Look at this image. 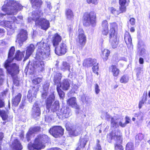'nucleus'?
Wrapping results in <instances>:
<instances>
[{
  "label": "nucleus",
  "instance_id": "20",
  "mask_svg": "<svg viewBox=\"0 0 150 150\" xmlns=\"http://www.w3.org/2000/svg\"><path fill=\"white\" fill-rule=\"evenodd\" d=\"M11 146L13 150H21L22 146L21 143L17 139H15L13 142Z\"/></svg>",
  "mask_w": 150,
  "mask_h": 150
},
{
  "label": "nucleus",
  "instance_id": "13",
  "mask_svg": "<svg viewBox=\"0 0 150 150\" xmlns=\"http://www.w3.org/2000/svg\"><path fill=\"white\" fill-rule=\"evenodd\" d=\"M0 25L3 27H6L9 28L8 30V33L12 34L14 32V30L16 27L12 21H3L0 22Z\"/></svg>",
  "mask_w": 150,
  "mask_h": 150
},
{
  "label": "nucleus",
  "instance_id": "59",
  "mask_svg": "<svg viewBox=\"0 0 150 150\" xmlns=\"http://www.w3.org/2000/svg\"><path fill=\"white\" fill-rule=\"evenodd\" d=\"M99 142V141L98 140V143L97 145L96 146V148L98 150H101V148L100 145L98 144Z\"/></svg>",
  "mask_w": 150,
  "mask_h": 150
},
{
  "label": "nucleus",
  "instance_id": "31",
  "mask_svg": "<svg viewBox=\"0 0 150 150\" xmlns=\"http://www.w3.org/2000/svg\"><path fill=\"white\" fill-rule=\"evenodd\" d=\"M62 78V74L60 73H55L54 74V82L56 85H58L60 83Z\"/></svg>",
  "mask_w": 150,
  "mask_h": 150
},
{
  "label": "nucleus",
  "instance_id": "42",
  "mask_svg": "<svg viewBox=\"0 0 150 150\" xmlns=\"http://www.w3.org/2000/svg\"><path fill=\"white\" fill-rule=\"evenodd\" d=\"M0 114L3 120H7L8 115L6 112L4 110L0 111Z\"/></svg>",
  "mask_w": 150,
  "mask_h": 150
},
{
  "label": "nucleus",
  "instance_id": "62",
  "mask_svg": "<svg viewBox=\"0 0 150 150\" xmlns=\"http://www.w3.org/2000/svg\"><path fill=\"white\" fill-rule=\"evenodd\" d=\"M119 125L121 127H125L126 126V124L125 123V122L124 123H122L121 122H119Z\"/></svg>",
  "mask_w": 150,
  "mask_h": 150
},
{
  "label": "nucleus",
  "instance_id": "48",
  "mask_svg": "<svg viewBox=\"0 0 150 150\" xmlns=\"http://www.w3.org/2000/svg\"><path fill=\"white\" fill-rule=\"evenodd\" d=\"M126 150H134L133 143L132 142L128 143L126 146Z\"/></svg>",
  "mask_w": 150,
  "mask_h": 150
},
{
  "label": "nucleus",
  "instance_id": "11",
  "mask_svg": "<svg viewBox=\"0 0 150 150\" xmlns=\"http://www.w3.org/2000/svg\"><path fill=\"white\" fill-rule=\"evenodd\" d=\"M49 133L55 138L62 136L64 133V129L59 126H55L50 128Z\"/></svg>",
  "mask_w": 150,
  "mask_h": 150
},
{
  "label": "nucleus",
  "instance_id": "63",
  "mask_svg": "<svg viewBox=\"0 0 150 150\" xmlns=\"http://www.w3.org/2000/svg\"><path fill=\"white\" fill-rule=\"evenodd\" d=\"M39 88L38 87V86H34L32 90H33V91H35V92H37L38 91V89Z\"/></svg>",
  "mask_w": 150,
  "mask_h": 150
},
{
  "label": "nucleus",
  "instance_id": "4",
  "mask_svg": "<svg viewBox=\"0 0 150 150\" xmlns=\"http://www.w3.org/2000/svg\"><path fill=\"white\" fill-rule=\"evenodd\" d=\"M49 138L45 135H39L35 138L33 144H29L28 146L29 150H40L44 148V143L48 141Z\"/></svg>",
  "mask_w": 150,
  "mask_h": 150
},
{
  "label": "nucleus",
  "instance_id": "56",
  "mask_svg": "<svg viewBox=\"0 0 150 150\" xmlns=\"http://www.w3.org/2000/svg\"><path fill=\"white\" fill-rule=\"evenodd\" d=\"M87 3L89 4L92 3L94 4H96L98 3L97 0H87Z\"/></svg>",
  "mask_w": 150,
  "mask_h": 150
},
{
  "label": "nucleus",
  "instance_id": "16",
  "mask_svg": "<svg viewBox=\"0 0 150 150\" xmlns=\"http://www.w3.org/2000/svg\"><path fill=\"white\" fill-rule=\"evenodd\" d=\"M78 42L81 46H84L86 42V37L84 32L82 28H79L78 30Z\"/></svg>",
  "mask_w": 150,
  "mask_h": 150
},
{
  "label": "nucleus",
  "instance_id": "61",
  "mask_svg": "<svg viewBox=\"0 0 150 150\" xmlns=\"http://www.w3.org/2000/svg\"><path fill=\"white\" fill-rule=\"evenodd\" d=\"M125 119L126 120H125V122L127 125V124H128L129 123V121H130V119L129 117L127 116L126 117Z\"/></svg>",
  "mask_w": 150,
  "mask_h": 150
},
{
  "label": "nucleus",
  "instance_id": "40",
  "mask_svg": "<svg viewBox=\"0 0 150 150\" xmlns=\"http://www.w3.org/2000/svg\"><path fill=\"white\" fill-rule=\"evenodd\" d=\"M57 90L58 93V94L61 98L63 99L65 94L64 92L60 88L59 85H57Z\"/></svg>",
  "mask_w": 150,
  "mask_h": 150
},
{
  "label": "nucleus",
  "instance_id": "45",
  "mask_svg": "<svg viewBox=\"0 0 150 150\" xmlns=\"http://www.w3.org/2000/svg\"><path fill=\"white\" fill-rule=\"evenodd\" d=\"M144 137V135L141 133L138 134L136 136V142L137 143H139V142L142 140Z\"/></svg>",
  "mask_w": 150,
  "mask_h": 150
},
{
  "label": "nucleus",
  "instance_id": "2",
  "mask_svg": "<svg viewBox=\"0 0 150 150\" xmlns=\"http://www.w3.org/2000/svg\"><path fill=\"white\" fill-rule=\"evenodd\" d=\"M15 48L12 47L10 49L8 54V59L4 64V67L6 69L7 73L13 76L19 72V66L15 63L11 64L14 58L13 56Z\"/></svg>",
  "mask_w": 150,
  "mask_h": 150
},
{
  "label": "nucleus",
  "instance_id": "44",
  "mask_svg": "<svg viewBox=\"0 0 150 150\" xmlns=\"http://www.w3.org/2000/svg\"><path fill=\"white\" fill-rule=\"evenodd\" d=\"M93 65V66L92 68L93 72L97 75H98V71L99 69V67L98 66V63L96 62Z\"/></svg>",
  "mask_w": 150,
  "mask_h": 150
},
{
  "label": "nucleus",
  "instance_id": "15",
  "mask_svg": "<svg viewBox=\"0 0 150 150\" xmlns=\"http://www.w3.org/2000/svg\"><path fill=\"white\" fill-rule=\"evenodd\" d=\"M67 51L66 45L64 43H61L59 45L55 48V52L58 55L64 54Z\"/></svg>",
  "mask_w": 150,
  "mask_h": 150
},
{
  "label": "nucleus",
  "instance_id": "60",
  "mask_svg": "<svg viewBox=\"0 0 150 150\" xmlns=\"http://www.w3.org/2000/svg\"><path fill=\"white\" fill-rule=\"evenodd\" d=\"M13 83L16 86H18L19 85V81L18 80L14 79L13 80Z\"/></svg>",
  "mask_w": 150,
  "mask_h": 150
},
{
  "label": "nucleus",
  "instance_id": "54",
  "mask_svg": "<svg viewBox=\"0 0 150 150\" xmlns=\"http://www.w3.org/2000/svg\"><path fill=\"white\" fill-rule=\"evenodd\" d=\"M129 0H119L120 5H127Z\"/></svg>",
  "mask_w": 150,
  "mask_h": 150
},
{
  "label": "nucleus",
  "instance_id": "21",
  "mask_svg": "<svg viewBox=\"0 0 150 150\" xmlns=\"http://www.w3.org/2000/svg\"><path fill=\"white\" fill-rule=\"evenodd\" d=\"M35 49L34 45L33 44H30L27 47L26 50V55L25 57L24 61L28 59L34 52Z\"/></svg>",
  "mask_w": 150,
  "mask_h": 150
},
{
  "label": "nucleus",
  "instance_id": "29",
  "mask_svg": "<svg viewBox=\"0 0 150 150\" xmlns=\"http://www.w3.org/2000/svg\"><path fill=\"white\" fill-rule=\"evenodd\" d=\"M102 54L101 56L104 61H107L108 59V57L110 54V51L106 49H102Z\"/></svg>",
  "mask_w": 150,
  "mask_h": 150
},
{
  "label": "nucleus",
  "instance_id": "37",
  "mask_svg": "<svg viewBox=\"0 0 150 150\" xmlns=\"http://www.w3.org/2000/svg\"><path fill=\"white\" fill-rule=\"evenodd\" d=\"M25 53V51L21 52L18 50L16 52L14 58L17 60H21L23 57Z\"/></svg>",
  "mask_w": 150,
  "mask_h": 150
},
{
  "label": "nucleus",
  "instance_id": "35",
  "mask_svg": "<svg viewBox=\"0 0 150 150\" xmlns=\"http://www.w3.org/2000/svg\"><path fill=\"white\" fill-rule=\"evenodd\" d=\"M65 15L67 18L69 20H72L74 16L73 11L69 8H67L66 9Z\"/></svg>",
  "mask_w": 150,
  "mask_h": 150
},
{
  "label": "nucleus",
  "instance_id": "47",
  "mask_svg": "<svg viewBox=\"0 0 150 150\" xmlns=\"http://www.w3.org/2000/svg\"><path fill=\"white\" fill-rule=\"evenodd\" d=\"M49 86V84L48 83H47L45 85H44V86L43 89L44 90L45 92L42 93V97L43 98H45L47 95V92L46 91L48 88Z\"/></svg>",
  "mask_w": 150,
  "mask_h": 150
},
{
  "label": "nucleus",
  "instance_id": "9",
  "mask_svg": "<svg viewBox=\"0 0 150 150\" xmlns=\"http://www.w3.org/2000/svg\"><path fill=\"white\" fill-rule=\"evenodd\" d=\"M65 127L67 130L69 131V135L70 137L78 136L82 130L81 127H72L67 123L66 124Z\"/></svg>",
  "mask_w": 150,
  "mask_h": 150
},
{
  "label": "nucleus",
  "instance_id": "5",
  "mask_svg": "<svg viewBox=\"0 0 150 150\" xmlns=\"http://www.w3.org/2000/svg\"><path fill=\"white\" fill-rule=\"evenodd\" d=\"M122 135L121 132L119 130H115L107 135L108 140L110 142L113 139L116 142L115 145V150H123V148L120 144L122 141Z\"/></svg>",
  "mask_w": 150,
  "mask_h": 150
},
{
  "label": "nucleus",
  "instance_id": "32",
  "mask_svg": "<svg viewBox=\"0 0 150 150\" xmlns=\"http://www.w3.org/2000/svg\"><path fill=\"white\" fill-rule=\"evenodd\" d=\"M23 19V17L22 16H19L16 18L14 16H12L9 18V19L10 20H11L13 22L17 23H21Z\"/></svg>",
  "mask_w": 150,
  "mask_h": 150
},
{
  "label": "nucleus",
  "instance_id": "43",
  "mask_svg": "<svg viewBox=\"0 0 150 150\" xmlns=\"http://www.w3.org/2000/svg\"><path fill=\"white\" fill-rule=\"evenodd\" d=\"M147 97V96L146 94L145 95L144 94L143 98L139 102V108H142L143 105L146 101V100Z\"/></svg>",
  "mask_w": 150,
  "mask_h": 150
},
{
  "label": "nucleus",
  "instance_id": "39",
  "mask_svg": "<svg viewBox=\"0 0 150 150\" xmlns=\"http://www.w3.org/2000/svg\"><path fill=\"white\" fill-rule=\"evenodd\" d=\"M109 11L115 16H117L120 13V11L117 10L113 7H111L109 8Z\"/></svg>",
  "mask_w": 150,
  "mask_h": 150
},
{
  "label": "nucleus",
  "instance_id": "41",
  "mask_svg": "<svg viewBox=\"0 0 150 150\" xmlns=\"http://www.w3.org/2000/svg\"><path fill=\"white\" fill-rule=\"evenodd\" d=\"M57 90L58 93V94L61 98L63 99L65 94L64 92L60 88L59 85H57Z\"/></svg>",
  "mask_w": 150,
  "mask_h": 150
},
{
  "label": "nucleus",
  "instance_id": "64",
  "mask_svg": "<svg viewBox=\"0 0 150 150\" xmlns=\"http://www.w3.org/2000/svg\"><path fill=\"white\" fill-rule=\"evenodd\" d=\"M4 105V103L3 100L1 99H0V108H2L3 107Z\"/></svg>",
  "mask_w": 150,
  "mask_h": 150
},
{
  "label": "nucleus",
  "instance_id": "51",
  "mask_svg": "<svg viewBox=\"0 0 150 150\" xmlns=\"http://www.w3.org/2000/svg\"><path fill=\"white\" fill-rule=\"evenodd\" d=\"M42 81V79L41 78H37L33 80L32 82L34 84H36L39 83Z\"/></svg>",
  "mask_w": 150,
  "mask_h": 150
},
{
  "label": "nucleus",
  "instance_id": "28",
  "mask_svg": "<svg viewBox=\"0 0 150 150\" xmlns=\"http://www.w3.org/2000/svg\"><path fill=\"white\" fill-rule=\"evenodd\" d=\"M125 40L127 47L129 48L132 45V40L128 33H126L125 34Z\"/></svg>",
  "mask_w": 150,
  "mask_h": 150
},
{
  "label": "nucleus",
  "instance_id": "52",
  "mask_svg": "<svg viewBox=\"0 0 150 150\" xmlns=\"http://www.w3.org/2000/svg\"><path fill=\"white\" fill-rule=\"evenodd\" d=\"M94 88L96 93L97 94H98L100 91V90L98 84L97 83L95 84L94 85Z\"/></svg>",
  "mask_w": 150,
  "mask_h": 150
},
{
  "label": "nucleus",
  "instance_id": "12",
  "mask_svg": "<svg viewBox=\"0 0 150 150\" xmlns=\"http://www.w3.org/2000/svg\"><path fill=\"white\" fill-rule=\"evenodd\" d=\"M27 38V31L25 30H21L17 35L16 42H18L20 46H21L23 45V42L26 40Z\"/></svg>",
  "mask_w": 150,
  "mask_h": 150
},
{
  "label": "nucleus",
  "instance_id": "14",
  "mask_svg": "<svg viewBox=\"0 0 150 150\" xmlns=\"http://www.w3.org/2000/svg\"><path fill=\"white\" fill-rule=\"evenodd\" d=\"M105 116V118L108 120H110L111 119V126L113 127L116 128L118 126V119H116L115 117H112L109 115L105 112L103 113L101 117L102 118H103Z\"/></svg>",
  "mask_w": 150,
  "mask_h": 150
},
{
  "label": "nucleus",
  "instance_id": "17",
  "mask_svg": "<svg viewBox=\"0 0 150 150\" xmlns=\"http://www.w3.org/2000/svg\"><path fill=\"white\" fill-rule=\"evenodd\" d=\"M32 115L34 118L40 116V110L39 106L37 103H35L33 105L32 109Z\"/></svg>",
  "mask_w": 150,
  "mask_h": 150
},
{
  "label": "nucleus",
  "instance_id": "25",
  "mask_svg": "<svg viewBox=\"0 0 150 150\" xmlns=\"http://www.w3.org/2000/svg\"><path fill=\"white\" fill-rule=\"evenodd\" d=\"M22 97L21 94L19 93L14 97H13L12 99V104L14 106H17L18 105L20 102Z\"/></svg>",
  "mask_w": 150,
  "mask_h": 150
},
{
  "label": "nucleus",
  "instance_id": "6",
  "mask_svg": "<svg viewBox=\"0 0 150 150\" xmlns=\"http://www.w3.org/2000/svg\"><path fill=\"white\" fill-rule=\"evenodd\" d=\"M117 25L115 22L110 23V30L109 31L110 42L112 47L115 48L117 47L118 43V39L117 38L116 30Z\"/></svg>",
  "mask_w": 150,
  "mask_h": 150
},
{
  "label": "nucleus",
  "instance_id": "22",
  "mask_svg": "<svg viewBox=\"0 0 150 150\" xmlns=\"http://www.w3.org/2000/svg\"><path fill=\"white\" fill-rule=\"evenodd\" d=\"M40 130V127L37 126L30 128L26 135V138L28 142L30 140V138L32 134L38 132Z\"/></svg>",
  "mask_w": 150,
  "mask_h": 150
},
{
  "label": "nucleus",
  "instance_id": "3",
  "mask_svg": "<svg viewBox=\"0 0 150 150\" xmlns=\"http://www.w3.org/2000/svg\"><path fill=\"white\" fill-rule=\"evenodd\" d=\"M43 15V13L40 10L33 11L32 17L28 18V21L30 22L32 20L35 21L36 25L40 26L43 30H46L50 27V23L48 20L41 17Z\"/></svg>",
  "mask_w": 150,
  "mask_h": 150
},
{
  "label": "nucleus",
  "instance_id": "33",
  "mask_svg": "<svg viewBox=\"0 0 150 150\" xmlns=\"http://www.w3.org/2000/svg\"><path fill=\"white\" fill-rule=\"evenodd\" d=\"M87 140L85 139L81 138L79 140L78 146L76 150H80L81 148H83L86 144Z\"/></svg>",
  "mask_w": 150,
  "mask_h": 150
},
{
  "label": "nucleus",
  "instance_id": "50",
  "mask_svg": "<svg viewBox=\"0 0 150 150\" xmlns=\"http://www.w3.org/2000/svg\"><path fill=\"white\" fill-rule=\"evenodd\" d=\"M119 11L120 13L125 12L126 11L127 5H120Z\"/></svg>",
  "mask_w": 150,
  "mask_h": 150
},
{
  "label": "nucleus",
  "instance_id": "55",
  "mask_svg": "<svg viewBox=\"0 0 150 150\" xmlns=\"http://www.w3.org/2000/svg\"><path fill=\"white\" fill-rule=\"evenodd\" d=\"M47 11H45V12L47 13H48V12H49L51 9L52 8V7L51 5V3L50 2H48L47 3Z\"/></svg>",
  "mask_w": 150,
  "mask_h": 150
},
{
  "label": "nucleus",
  "instance_id": "26",
  "mask_svg": "<svg viewBox=\"0 0 150 150\" xmlns=\"http://www.w3.org/2000/svg\"><path fill=\"white\" fill-rule=\"evenodd\" d=\"M62 40V37L58 33L54 35L52 37V42L54 46L58 45Z\"/></svg>",
  "mask_w": 150,
  "mask_h": 150
},
{
  "label": "nucleus",
  "instance_id": "10",
  "mask_svg": "<svg viewBox=\"0 0 150 150\" xmlns=\"http://www.w3.org/2000/svg\"><path fill=\"white\" fill-rule=\"evenodd\" d=\"M57 115L60 119H64L70 116L72 113L69 108L67 107H62L60 111L57 113Z\"/></svg>",
  "mask_w": 150,
  "mask_h": 150
},
{
  "label": "nucleus",
  "instance_id": "30",
  "mask_svg": "<svg viewBox=\"0 0 150 150\" xmlns=\"http://www.w3.org/2000/svg\"><path fill=\"white\" fill-rule=\"evenodd\" d=\"M110 70L112 72L113 76L115 77L117 76L120 72L119 70L115 66H111L110 67Z\"/></svg>",
  "mask_w": 150,
  "mask_h": 150
},
{
  "label": "nucleus",
  "instance_id": "1",
  "mask_svg": "<svg viewBox=\"0 0 150 150\" xmlns=\"http://www.w3.org/2000/svg\"><path fill=\"white\" fill-rule=\"evenodd\" d=\"M37 48L36 54L37 59L33 63V71L34 69H37L38 70L42 71L44 70V63L41 60L45 59L49 57L50 55V45L47 43H44L41 41L37 43Z\"/></svg>",
  "mask_w": 150,
  "mask_h": 150
},
{
  "label": "nucleus",
  "instance_id": "24",
  "mask_svg": "<svg viewBox=\"0 0 150 150\" xmlns=\"http://www.w3.org/2000/svg\"><path fill=\"white\" fill-rule=\"evenodd\" d=\"M67 103L69 105L75 109H78L79 106L76 102V98L74 97L69 98L67 101Z\"/></svg>",
  "mask_w": 150,
  "mask_h": 150
},
{
  "label": "nucleus",
  "instance_id": "58",
  "mask_svg": "<svg viewBox=\"0 0 150 150\" xmlns=\"http://www.w3.org/2000/svg\"><path fill=\"white\" fill-rule=\"evenodd\" d=\"M129 22L132 25H134L135 23V19L133 18H131L129 21Z\"/></svg>",
  "mask_w": 150,
  "mask_h": 150
},
{
  "label": "nucleus",
  "instance_id": "46",
  "mask_svg": "<svg viewBox=\"0 0 150 150\" xmlns=\"http://www.w3.org/2000/svg\"><path fill=\"white\" fill-rule=\"evenodd\" d=\"M4 74L3 69L0 68V86L2 84L4 81Z\"/></svg>",
  "mask_w": 150,
  "mask_h": 150
},
{
  "label": "nucleus",
  "instance_id": "34",
  "mask_svg": "<svg viewBox=\"0 0 150 150\" xmlns=\"http://www.w3.org/2000/svg\"><path fill=\"white\" fill-rule=\"evenodd\" d=\"M60 69L63 71L68 70L70 71V66L69 64L66 62H62L60 67Z\"/></svg>",
  "mask_w": 150,
  "mask_h": 150
},
{
  "label": "nucleus",
  "instance_id": "18",
  "mask_svg": "<svg viewBox=\"0 0 150 150\" xmlns=\"http://www.w3.org/2000/svg\"><path fill=\"white\" fill-rule=\"evenodd\" d=\"M101 33L102 35H107L109 33L108 24L106 20L103 21L101 24Z\"/></svg>",
  "mask_w": 150,
  "mask_h": 150
},
{
  "label": "nucleus",
  "instance_id": "7",
  "mask_svg": "<svg viewBox=\"0 0 150 150\" xmlns=\"http://www.w3.org/2000/svg\"><path fill=\"white\" fill-rule=\"evenodd\" d=\"M55 97L54 94H52L50 95L49 97L47 98L46 101V107L47 109H50L53 112L57 111L59 107V101H56L53 105L52 104L54 100Z\"/></svg>",
  "mask_w": 150,
  "mask_h": 150
},
{
  "label": "nucleus",
  "instance_id": "27",
  "mask_svg": "<svg viewBox=\"0 0 150 150\" xmlns=\"http://www.w3.org/2000/svg\"><path fill=\"white\" fill-rule=\"evenodd\" d=\"M96 62L95 59L88 58L84 60L83 63V65L85 67H89L93 65Z\"/></svg>",
  "mask_w": 150,
  "mask_h": 150
},
{
  "label": "nucleus",
  "instance_id": "57",
  "mask_svg": "<svg viewBox=\"0 0 150 150\" xmlns=\"http://www.w3.org/2000/svg\"><path fill=\"white\" fill-rule=\"evenodd\" d=\"M45 121L49 122L52 120V118L50 116H45Z\"/></svg>",
  "mask_w": 150,
  "mask_h": 150
},
{
  "label": "nucleus",
  "instance_id": "49",
  "mask_svg": "<svg viewBox=\"0 0 150 150\" xmlns=\"http://www.w3.org/2000/svg\"><path fill=\"white\" fill-rule=\"evenodd\" d=\"M30 92V91L28 92V93L27 95V98L29 102H32L35 100L36 98L35 96H35H32Z\"/></svg>",
  "mask_w": 150,
  "mask_h": 150
},
{
  "label": "nucleus",
  "instance_id": "53",
  "mask_svg": "<svg viewBox=\"0 0 150 150\" xmlns=\"http://www.w3.org/2000/svg\"><path fill=\"white\" fill-rule=\"evenodd\" d=\"M134 116L137 117V119L139 120H142L143 118V115L142 113H139L137 114H135L134 115Z\"/></svg>",
  "mask_w": 150,
  "mask_h": 150
},
{
  "label": "nucleus",
  "instance_id": "23",
  "mask_svg": "<svg viewBox=\"0 0 150 150\" xmlns=\"http://www.w3.org/2000/svg\"><path fill=\"white\" fill-rule=\"evenodd\" d=\"M70 83L67 79H64L60 83L59 88L61 87L62 88L64 91H67L69 89L70 87Z\"/></svg>",
  "mask_w": 150,
  "mask_h": 150
},
{
  "label": "nucleus",
  "instance_id": "8",
  "mask_svg": "<svg viewBox=\"0 0 150 150\" xmlns=\"http://www.w3.org/2000/svg\"><path fill=\"white\" fill-rule=\"evenodd\" d=\"M96 16L95 13L93 12L86 13L83 16V24L87 26L92 25H94L96 23Z\"/></svg>",
  "mask_w": 150,
  "mask_h": 150
},
{
  "label": "nucleus",
  "instance_id": "38",
  "mask_svg": "<svg viewBox=\"0 0 150 150\" xmlns=\"http://www.w3.org/2000/svg\"><path fill=\"white\" fill-rule=\"evenodd\" d=\"M129 80L128 76L126 75H123L121 77L120 79V83L125 84L128 82Z\"/></svg>",
  "mask_w": 150,
  "mask_h": 150
},
{
  "label": "nucleus",
  "instance_id": "36",
  "mask_svg": "<svg viewBox=\"0 0 150 150\" xmlns=\"http://www.w3.org/2000/svg\"><path fill=\"white\" fill-rule=\"evenodd\" d=\"M30 2L33 7L35 8L40 7L42 3L41 0H30Z\"/></svg>",
  "mask_w": 150,
  "mask_h": 150
},
{
  "label": "nucleus",
  "instance_id": "19",
  "mask_svg": "<svg viewBox=\"0 0 150 150\" xmlns=\"http://www.w3.org/2000/svg\"><path fill=\"white\" fill-rule=\"evenodd\" d=\"M137 50L139 54L142 56H144L146 54V51L145 49V46L144 43L142 41L139 42L138 45Z\"/></svg>",
  "mask_w": 150,
  "mask_h": 150
}]
</instances>
